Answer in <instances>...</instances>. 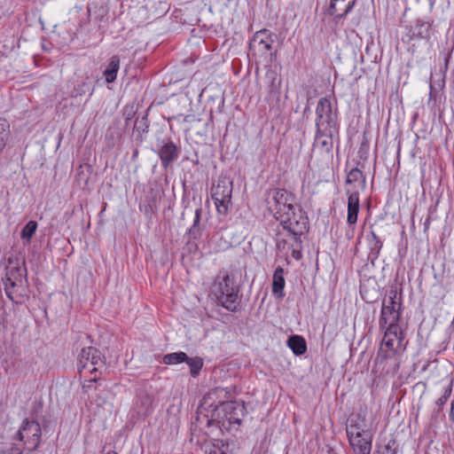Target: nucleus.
I'll return each instance as SVG.
<instances>
[{
	"label": "nucleus",
	"mask_w": 454,
	"mask_h": 454,
	"mask_svg": "<svg viewBox=\"0 0 454 454\" xmlns=\"http://www.w3.org/2000/svg\"><path fill=\"white\" fill-rule=\"evenodd\" d=\"M0 454H23V451L20 448L12 446L10 449L0 451Z\"/></svg>",
	"instance_id": "nucleus-31"
},
{
	"label": "nucleus",
	"mask_w": 454,
	"mask_h": 454,
	"mask_svg": "<svg viewBox=\"0 0 454 454\" xmlns=\"http://www.w3.org/2000/svg\"><path fill=\"white\" fill-rule=\"evenodd\" d=\"M37 229V223L35 221H29L21 231V238L30 242L32 237Z\"/></svg>",
	"instance_id": "nucleus-25"
},
{
	"label": "nucleus",
	"mask_w": 454,
	"mask_h": 454,
	"mask_svg": "<svg viewBox=\"0 0 454 454\" xmlns=\"http://www.w3.org/2000/svg\"><path fill=\"white\" fill-rule=\"evenodd\" d=\"M202 448L205 454H227L229 447L221 440H210L205 442Z\"/></svg>",
	"instance_id": "nucleus-19"
},
{
	"label": "nucleus",
	"mask_w": 454,
	"mask_h": 454,
	"mask_svg": "<svg viewBox=\"0 0 454 454\" xmlns=\"http://www.w3.org/2000/svg\"><path fill=\"white\" fill-rule=\"evenodd\" d=\"M232 188V181L227 176H220L217 184L212 186L211 198L218 214L227 215L231 206Z\"/></svg>",
	"instance_id": "nucleus-8"
},
{
	"label": "nucleus",
	"mask_w": 454,
	"mask_h": 454,
	"mask_svg": "<svg viewBox=\"0 0 454 454\" xmlns=\"http://www.w3.org/2000/svg\"><path fill=\"white\" fill-rule=\"evenodd\" d=\"M8 128L9 124L6 120L0 119V148L3 150L6 144V139L8 137Z\"/></svg>",
	"instance_id": "nucleus-27"
},
{
	"label": "nucleus",
	"mask_w": 454,
	"mask_h": 454,
	"mask_svg": "<svg viewBox=\"0 0 454 454\" xmlns=\"http://www.w3.org/2000/svg\"><path fill=\"white\" fill-rule=\"evenodd\" d=\"M338 133V129H329L327 133L324 130L317 129L316 131L315 146L319 147L325 153H330L333 149V137Z\"/></svg>",
	"instance_id": "nucleus-13"
},
{
	"label": "nucleus",
	"mask_w": 454,
	"mask_h": 454,
	"mask_svg": "<svg viewBox=\"0 0 454 454\" xmlns=\"http://www.w3.org/2000/svg\"><path fill=\"white\" fill-rule=\"evenodd\" d=\"M201 213H202L201 207H199L198 208H196L193 223H192V227L189 230V231L191 233L194 232L196 231V229L199 227Z\"/></svg>",
	"instance_id": "nucleus-30"
},
{
	"label": "nucleus",
	"mask_w": 454,
	"mask_h": 454,
	"mask_svg": "<svg viewBox=\"0 0 454 454\" xmlns=\"http://www.w3.org/2000/svg\"><path fill=\"white\" fill-rule=\"evenodd\" d=\"M286 240L285 239H280L279 238L277 239V247L278 250H281V249H285V246H286Z\"/></svg>",
	"instance_id": "nucleus-34"
},
{
	"label": "nucleus",
	"mask_w": 454,
	"mask_h": 454,
	"mask_svg": "<svg viewBox=\"0 0 454 454\" xmlns=\"http://www.w3.org/2000/svg\"><path fill=\"white\" fill-rule=\"evenodd\" d=\"M2 151V149L0 148V152Z\"/></svg>",
	"instance_id": "nucleus-37"
},
{
	"label": "nucleus",
	"mask_w": 454,
	"mask_h": 454,
	"mask_svg": "<svg viewBox=\"0 0 454 454\" xmlns=\"http://www.w3.org/2000/svg\"><path fill=\"white\" fill-rule=\"evenodd\" d=\"M286 285L284 278V270L281 267H278L273 274L272 280V293L275 296L282 298L284 296V287Z\"/></svg>",
	"instance_id": "nucleus-18"
},
{
	"label": "nucleus",
	"mask_w": 454,
	"mask_h": 454,
	"mask_svg": "<svg viewBox=\"0 0 454 454\" xmlns=\"http://www.w3.org/2000/svg\"><path fill=\"white\" fill-rule=\"evenodd\" d=\"M356 0H331L329 13L337 19L344 18L354 7Z\"/></svg>",
	"instance_id": "nucleus-14"
},
{
	"label": "nucleus",
	"mask_w": 454,
	"mask_h": 454,
	"mask_svg": "<svg viewBox=\"0 0 454 454\" xmlns=\"http://www.w3.org/2000/svg\"><path fill=\"white\" fill-rule=\"evenodd\" d=\"M96 377L90 379L87 382H84L82 385V389L85 393H88L90 389L94 388V382L96 381Z\"/></svg>",
	"instance_id": "nucleus-32"
},
{
	"label": "nucleus",
	"mask_w": 454,
	"mask_h": 454,
	"mask_svg": "<svg viewBox=\"0 0 454 454\" xmlns=\"http://www.w3.org/2000/svg\"><path fill=\"white\" fill-rule=\"evenodd\" d=\"M431 26L428 23L422 22L419 25L418 35L421 38H426L429 36Z\"/></svg>",
	"instance_id": "nucleus-29"
},
{
	"label": "nucleus",
	"mask_w": 454,
	"mask_h": 454,
	"mask_svg": "<svg viewBox=\"0 0 454 454\" xmlns=\"http://www.w3.org/2000/svg\"><path fill=\"white\" fill-rule=\"evenodd\" d=\"M160 158L164 168L177 158V149L173 142H168L160 150Z\"/></svg>",
	"instance_id": "nucleus-16"
},
{
	"label": "nucleus",
	"mask_w": 454,
	"mask_h": 454,
	"mask_svg": "<svg viewBox=\"0 0 454 454\" xmlns=\"http://www.w3.org/2000/svg\"><path fill=\"white\" fill-rule=\"evenodd\" d=\"M452 386H453V379H450L449 380L447 386L444 387L442 395L436 400L435 405L438 407L439 411L442 410V408L445 405L448 399L451 395Z\"/></svg>",
	"instance_id": "nucleus-24"
},
{
	"label": "nucleus",
	"mask_w": 454,
	"mask_h": 454,
	"mask_svg": "<svg viewBox=\"0 0 454 454\" xmlns=\"http://www.w3.org/2000/svg\"><path fill=\"white\" fill-rule=\"evenodd\" d=\"M368 244L370 250L375 254H379L382 248V242L373 231H371V235L368 237Z\"/></svg>",
	"instance_id": "nucleus-26"
},
{
	"label": "nucleus",
	"mask_w": 454,
	"mask_h": 454,
	"mask_svg": "<svg viewBox=\"0 0 454 454\" xmlns=\"http://www.w3.org/2000/svg\"><path fill=\"white\" fill-rule=\"evenodd\" d=\"M292 255L296 260H299L301 257V252L294 248L292 249Z\"/></svg>",
	"instance_id": "nucleus-35"
},
{
	"label": "nucleus",
	"mask_w": 454,
	"mask_h": 454,
	"mask_svg": "<svg viewBox=\"0 0 454 454\" xmlns=\"http://www.w3.org/2000/svg\"><path fill=\"white\" fill-rule=\"evenodd\" d=\"M211 294L215 297L218 303L230 311L238 309L239 288L235 285L233 278L227 273L218 275L211 287Z\"/></svg>",
	"instance_id": "nucleus-4"
},
{
	"label": "nucleus",
	"mask_w": 454,
	"mask_h": 454,
	"mask_svg": "<svg viewBox=\"0 0 454 454\" xmlns=\"http://www.w3.org/2000/svg\"><path fill=\"white\" fill-rule=\"evenodd\" d=\"M223 393H225L224 389L215 388V390H213L212 392H210L207 395V397L206 398V400H213L214 396L220 395L221 394H223Z\"/></svg>",
	"instance_id": "nucleus-33"
},
{
	"label": "nucleus",
	"mask_w": 454,
	"mask_h": 454,
	"mask_svg": "<svg viewBox=\"0 0 454 454\" xmlns=\"http://www.w3.org/2000/svg\"><path fill=\"white\" fill-rule=\"evenodd\" d=\"M328 454H336L335 452H333V450L329 451Z\"/></svg>",
	"instance_id": "nucleus-36"
},
{
	"label": "nucleus",
	"mask_w": 454,
	"mask_h": 454,
	"mask_svg": "<svg viewBox=\"0 0 454 454\" xmlns=\"http://www.w3.org/2000/svg\"><path fill=\"white\" fill-rule=\"evenodd\" d=\"M383 330L385 332L378 351V358L387 360L403 352L405 347L403 344V334L400 326L391 325Z\"/></svg>",
	"instance_id": "nucleus-5"
},
{
	"label": "nucleus",
	"mask_w": 454,
	"mask_h": 454,
	"mask_svg": "<svg viewBox=\"0 0 454 454\" xmlns=\"http://www.w3.org/2000/svg\"><path fill=\"white\" fill-rule=\"evenodd\" d=\"M288 347L295 355H302L307 350L304 339L298 335L292 336L288 339Z\"/></svg>",
	"instance_id": "nucleus-20"
},
{
	"label": "nucleus",
	"mask_w": 454,
	"mask_h": 454,
	"mask_svg": "<svg viewBox=\"0 0 454 454\" xmlns=\"http://www.w3.org/2000/svg\"><path fill=\"white\" fill-rule=\"evenodd\" d=\"M395 444V442L390 440L386 445L378 447L374 454H396Z\"/></svg>",
	"instance_id": "nucleus-28"
},
{
	"label": "nucleus",
	"mask_w": 454,
	"mask_h": 454,
	"mask_svg": "<svg viewBox=\"0 0 454 454\" xmlns=\"http://www.w3.org/2000/svg\"><path fill=\"white\" fill-rule=\"evenodd\" d=\"M348 195V215L347 223L353 227L357 222L358 212L360 208L359 192L357 191L347 190ZM354 228H352V231Z\"/></svg>",
	"instance_id": "nucleus-12"
},
{
	"label": "nucleus",
	"mask_w": 454,
	"mask_h": 454,
	"mask_svg": "<svg viewBox=\"0 0 454 454\" xmlns=\"http://www.w3.org/2000/svg\"><path fill=\"white\" fill-rule=\"evenodd\" d=\"M359 182L363 189L365 188L366 185V178L364 173L357 168H352L347 175L346 183L347 184H354Z\"/></svg>",
	"instance_id": "nucleus-21"
},
{
	"label": "nucleus",
	"mask_w": 454,
	"mask_h": 454,
	"mask_svg": "<svg viewBox=\"0 0 454 454\" xmlns=\"http://www.w3.org/2000/svg\"><path fill=\"white\" fill-rule=\"evenodd\" d=\"M41 436V426L35 420L24 419L17 433V438L23 442L28 451H34L39 447Z\"/></svg>",
	"instance_id": "nucleus-10"
},
{
	"label": "nucleus",
	"mask_w": 454,
	"mask_h": 454,
	"mask_svg": "<svg viewBox=\"0 0 454 454\" xmlns=\"http://www.w3.org/2000/svg\"><path fill=\"white\" fill-rule=\"evenodd\" d=\"M267 205L292 239L300 243V236L308 230V218L295 204L294 195L286 189L274 188L267 193Z\"/></svg>",
	"instance_id": "nucleus-1"
},
{
	"label": "nucleus",
	"mask_w": 454,
	"mask_h": 454,
	"mask_svg": "<svg viewBox=\"0 0 454 454\" xmlns=\"http://www.w3.org/2000/svg\"><path fill=\"white\" fill-rule=\"evenodd\" d=\"M316 128L327 133L329 129H338V110L333 108L331 100L321 98L316 107Z\"/></svg>",
	"instance_id": "nucleus-7"
},
{
	"label": "nucleus",
	"mask_w": 454,
	"mask_h": 454,
	"mask_svg": "<svg viewBox=\"0 0 454 454\" xmlns=\"http://www.w3.org/2000/svg\"><path fill=\"white\" fill-rule=\"evenodd\" d=\"M27 270L20 266H8L5 278H4V291L6 296L16 303L21 302L24 296V281Z\"/></svg>",
	"instance_id": "nucleus-6"
},
{
	"label": "nucleus",
	"mask_w": 454,
	"mask_h": 454,
	"mask_svg": "<svg viewBox=\"0 0 454 454\" xmlns=\"http://www.w3.org/2000/svg\"><path fill=\"white\" fill-rule=\"evenodd\" d=\"M101 364L102 357L99 350L93 347L84 348L81 350L78 356V369L81 373L83 371L93 373Z\"/></svg>",
	"instance_id": "nucleus-11"
},
{
	"label": "nucleus",
	"mask_w": 454,
	"mask_h": 454,
	"mask_svg": "<svg viewBox=\"0 0 454 454\" xmlns=\"http://www.w3.org/2000/svg\"><path fill=\"white\" fill-rule=\"evenodd\" d=\"M246 407L238 401L222 402L213 410L212 419L226 430H237L246 415Z\"/></svg>",
	"instance_id": "nucleus-2"
},
{
	"label": "nucleus",
	"mask_w": 454,
	"mask_h": 454,
	"mask_svg": "<svg viewBox=\"0 0 454 454\" xmlns=\"http://www.w3.org/2000/svg\"><path fill=\"white\" fill-rule=\"evenodd\" d=\"M120 58L116 55L110 58L109 62L103 72V75L107 83H112L116 80L120 69Z\"/></svg>",
	"instance_id": "nucleus-17"
},
{
	"label": "nucleus",
	"mask_w": 454,
	"mask_h": 454,
	"mask_svg": "<svg viewBox=\"0 0 454 454\" xmlns=\"http://www.w3.org/2000/svg\"><path fill=\"white\" fill-rule=\"evenodd\" d=\"M185 363L190 367L191 375L192 377H197L203 366V360L200 357H188L187 360H185Z\"/></svg>",
	"instance_id": "nucleus-23"
},
{
	"label": "nucleus",
	"mask_w": 454,
	"mask_h": 454,
	"mask_svg": "<svg viewBox=\"0 0 454 454\" xmlns=\"http://www.w3.org/2000/svg\"><path fill=\"white\" fill-rule=\"evenodd\" d=\"M396 290L390 289L382 301L381 313L379 320V325L381 329L391 325L400 326L398 321L401 317V303L396 301Z\"/></svg>",
	"instance_id": "nucleus-9"
},
{
	"label": "nucleus",
	"mask_w": 454,
	"mask_h": 454,
	"mask_svg": "<svg viewBox=\"0 0 454 454\" xmlns=\"http://www.w3.org/2000/svg\"><path fill=\"white\" fill-rule=\"evenodd\" d=\"M272 35L268 30H261L254 34L250 43L251 48L258 47L259 51H268L272 47Z\"/></svg>",
	"instance_id": "nucleus-15"
},
{
	"label": "nucleus",
	"mask_w": 454,
	"mask_h": 454,
	"mask_svg": "<svg viewBox=\"0 0 454 454\" xmlns=\"http://www.w3.org/2000/svg\"><path fill=\"white\" fill-rule=\"evenodd\" d=\"M187 360L186 353L183 351L167 354L163 356V363L165 364H177L185 362Z\"/></svg>",
	"instance_id": "nucleus-22"
},
{
	"label": "nucleus",
	"mask_w": 454,
	"mask_h": 454,
	"mask_svg": "<svg viewBox=\"0 0 454 454\" xmlns=\"http://www.w3.org/2000/svg\"><path fill=\"white\" fill-rule=\"evenodd\" d=\"M346 433L354 454H371L373 435L365 429L364 418L351 419L346 427Z\"/></svg>",
	"instance_id": "nucleus-3"
}]
</instances>
